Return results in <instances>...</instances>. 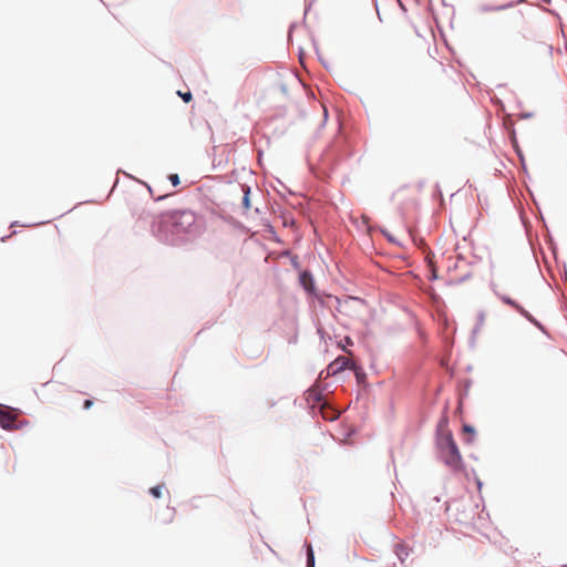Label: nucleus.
Returning a JSON list of instances; mask_svg holds the SVG:
<instances>
[{"label":"nucleus","instance_id":"4468645a","mask_svg":"<svg viewBox=\"0 0 567 567\" xmlns=\"http://www.w3.org/2000/svg\"><path fill=\"white\" fill-rule=\"evenodd\" d=\"M249 192H250V190H249V187H246V188L244 189L245 195H244V197H243V205H244V207H245L246 209H249V208H250Z\"/></svg>","mask_w":567,"mask_h":567},{"label":"nucleus","instance_id":"f8f14e48","mask_svg":"<svg viewBox=\"0 0 567 567\" xmlns=\"http://www.w3.org/2000/svg\"><path fill=\"white\" fill-rule=\"evenodd\" d=\"M486 318H487V313L485 311H480L477 313L476 329H482L484 327Z\"/></svg>","mask_w":567,"mask_h":567},{"label":"nucleus","instance_id":"9d476101","mask_svg":"<svg viewBox=\"0 0 567 567\" xmlns=\"http://www.w3.org/2000/svg\"><path fill=\"white\" fill-rule=\"evenodd\" d=\"M463 432H464V434H466V435H467V437L465 439V440H466V442H467V443H472V442H473V440H474V435H475L474 427H473V426H471V425L465 424V425L463 426Z\"/></svg>","mask_w":567,"mask_h":567},{"label":"nucleus","instance_id":"9b49d317","mask_svg":"<svg viewBox=\"0 0 567 567\" xmlns=\"http://www.w3.org/2000/svg\"><path fill=\"white\" fill-rule=\"evenodd\" d=\"M307 567H315V554L311 545L307 546Z\"/></svg>","mask_w":567,"mask_h":567},{"label":"nucleus","instance_id":"1a4fd4ad","mask_svg":"<svg viewBox=\"0 0 567 567\" xmlns=\"http://www.w3.org/2000/svg\"><path fill=\"white\" fill-rule=\"evenodd\" d=\"M501 299H502V301H503L504 303L512 306L513 308H515V309H516V310H518L519 312H522V313H524V315L526 313V312H525V310H524V309H523L518 303H516L513 299H511L509 297H507V296H502V297H501Z\"/></svg>","mask_w":567,"mask_h":567},{"label":"nucleus","instance_id":"f03ea898","mask_svg":"<svg viewBox=\"0 0 567 567\" xmlns=\"http://www.w3.org/2000/svg\"><path fill=\"white\" fill-rule=\"evenodd\" d=\"M437 446L444 463L454 471L462 467V455L450 431L442 432L437 437Z\"/></svg>","mask_w":567,"mask_h":567},{"label":"nucleus","instance_id":"a211bd4d","mask_svg":"<svg viewBox=\"0 0 567 567\" xmlns=\"http://www.w3.org/2000/svg\"><path fill=\"white\" fill-rule=\"evenodd\" d=\"M178 95L184 100V102L188 103L192 101L193 96L190 92L182 93L178 92Z\"/></svg>","mask_w":567,"mask_h":567},{"label":"nucleus","instance_id":"aec40b11","mask_svg":"<svg viewBox=\"0 0 567 567\" xmlns=\"http://www.w3.org/2000/svg\"><path fill=\"white\" fill-rule=\"evenodd\" d=\"M92 405H93V401L92 400H85L84 403H83V408L84 409H90Z\"/></svg>","mask_w":567,"mask_h":567},{"label":"nucleus","instance_id":"7ed1b4c3","mask_svg":"<svg viewBox=\"0 0 567 567\" xmlns=\"http://www.w3.org/2000/svg\"><path fill=\"white\" fill-rule=\"evenodd\" d=\"M346 369L353 370L355 372L357 378L360 377L357 364L350 361V359L347 357H338L334 361H332L327 368V374L334 375L342 372Z\"/></svg>","mask_w":567,"mask_h":567},{"label":"nucleus","instance_id":"ddd939ff","mask_svg":"<svg viewBox=\"0 0 567 567\" xmlns=\"http://www.w3.org/2000/svg\"><path fill=\"white\" fill-rule=\"evenodd\" d=\"M163 491H166L165 489V486L164 485H157L155 487H152L150 489V493L155 497V498H159L163 494Z\"/></svg>","mask_w":567,"mask_h":567},{"label":"nucleus","instance_id":"20e7f679","mask_svg":"<svg viewBox=\"0 0 567 567\" xmlns=\"http://www.w3.org/2000/svg\"><path fill=\"white\" fill-rule=\"evenodd\" d=\"M18 413L14 409L0 404V426L4 430H17Z\"/></svg>","mask_w":567,"mask_h":567},{"label":"nucleus","instance_id":"39448f33","mask_svg":"<svg viewBox=\"0 0 567 567\" xmlns=\"http://www.w3.org/2000/svg\"><path fill=\"white\" fill-rule=\"evenodd\" d=\"M306 401L312 408L317 404H321L322 389L319 383H316L306 392Z\"/></svg>","mask_w":567,"mask_h":567},{"label":"nucleus","instance_id":"6ab92c4d","mask_svg":"<svg viewBox=\"0 0 567 567\" xmlns=\"http://www.w3.org/2000/svg\"><path fill=\"white\" fill-rule=\"evenodd\" d=\"M430 270H431L430 279H431V280L436 279V278H437V267H436V266H433V267H431V268H430Z\"/></svg>","mask_w":567,"mask_h":567},{"label":"nucleus","instance_id":"f3484780","mask_svg":"<svg viewBox=\"0 0 567 567\" xmlns=\"http://www.w3.org/2000/svg\"><path fill=\"white\" fill-rule=\"evenodd\" d=\"M144 186H146V187H147V189H148V192H150L151 196H153V197H154V198H156V199L164 198V197H166V196L168 195V194L155 195V194H154V192H153V188H152L150 185H147L146 183H144Z\"/></svg>","mask_w":567,"mask_h":567},{"label":"nucleus","instance_id":"dca6fc26","mask_svg":"<svg viewBox=\"0 0 567 567\" xmlns=\"http://www.w3.org/2000/svg\"><path fill=\"white\" fill-rule=\"evenodd\" d=\"M168 179L171 181V183H172V185H173V186H178V185H179V183H181L179 177H178V175H177V174H171V175L168 176Z\"/></svg>","mask_w":567,"mask_h":567},{"label":"nucleus","instance_id":"423d86ee","mask_svg":"<svg viewBox=\"0 0 567 567\" xmlns=\"http://www.w3.org/2000/svg\"><path fill=\"white\" fill-rule=\"evenodd\" d=\"M320 411L322 417L329 421H333L338 417V413L336 410L327 405L326 403L320 404Z\"/></svg>","mask_w":567,"mask_h":567},{"label":"nucleus","instance_id":"0eeeda50","mask_svg":"<svg viewBox=\"0 0 567 567\" xmlns=\"http://www.w3.org/2000/svg\"><path fill=\"white\" fill-rule=\"evenodd\" d=\"M300 282L307 291L313 290V279H312V276L308 271H303L300 275Z\"/></svg>","mask_w":567,"mask_h":567},{"label":"nucleus","instance_id":"2eb2a0df","mask_svg":"<svg viewBox=\"0 0 567 567\" xmlns=\"http://www.w3.org/2000/svg\"><path fill=\"white\" fill-rule=\"evenodd\" d=\"M425 261L429 266V268L436 266L434 261V254L432 251H429L425 256Z\"/></svg>","mask_w":567,"mask_h":567},{"label":"nucleus","instance_id":"6e6552de","mask_svg":"<svg viewBox=\"0 0 567 567\" xmlns=\"http://www.w3.org/2000/svg\"><path fill=\"white\" fill-rule=\"evenodd\" d=\"M395 554L398 558L403 563L409 557V549L404 545H398L395 547Z\"/></svg>","mask_w":567,"mask_h":567},{"label":"nucleus","instance_id":"f257e3e1","mask_svg":"<svg viewBox=\"0 0 567 567\" xmlns=\"http://www.w3.org/2000/svg\"><path fill=\"white\" fill-rule=\"evenodd\" d=\"M199 229L196 214L190 209H174L161 214L152 225V231L167 243H174Z\"/></svg>","mask_w":567,"mask_h":567},{"label":"nucleus","instance_id":"412c9836","mask_svg":"<svg viewBox=\"0 0 567 567\" xmlns=\"http://www.w3.org/2000/svg\"><path fill=\"white\" fill-rule=\"evenodd\" d=\"M344 342H346V344H348V346H351V344H352V340H351L349 337H346V338H344Z\"/></svg>","mask_w":567,"mask_h":567}]
</instances>
